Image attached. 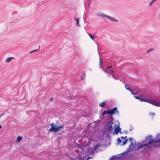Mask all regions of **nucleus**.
<instances>
[{"instance_id":"f257e3e1","label":"nucleus","mask_w":160,"mask_h":160,"mask_svg":"<svg viewBox=\"0 0 160 160\" xmlns=\"http://www.w3.org/2000/svg\"><path fill=\"white\" fill-rule=\"evenodd\" d=\"M158 143V146L160 147V133L157 134L155 137V138H153L152 135H149L146 137L145 140L141 142H138L137 148H135V150L142 149L139 151L138 154H141L142 156L146 155L149 157L150 155V151H152V147H155L156 144ZM158 147V145L157 146Z\"/></svg>"},{"instance_id":"f03ea898","label":"nucleus","mask_w":160,"mask_h":160,"mask_svg":"<svg viewBox=\"0 0 160 160\" xmlns=\"http://www.w3.org/2000/svg\"><path fill=\"white\" fill-rule=\"evenodd\" d=\"M108 110L110 112V118H109L108 121L106 122V128L108 129V132L107 133V135L108 137H110V132L112 131L113 130V127L112 125L113 124V121L114 118L113 117V114H118V110L117 107L113 108L112 109H108Z\"/></svg>"},{"instance_id":"7ed1b4c3","label":"nucleus","mask_w":160,"mask_h":160,"mask_svg":"<svg viewBox=\"0 0 160 160\" xmlns=\"http://www.w3.org/2000/svg\"><path fill=\"white\" fill-rule=\"evenodd\" d=\"M134 97L136 99L139 100L141 102H148L154 106L160 107V101L158 102L155 100L152 99L150 97L146 96L142 94H140L139 95Z\"/></svg>"},{"instance_id":"20e7f679","label":"nucleus","mask_w":160,"mask_h":160,"mask_svg":"<svg viewBox=\"0 0 160 160\" xmlns=\"http://www.w3.org/2000/svg\"><path fill=\"white\" fill-rule=\"evenodd\" d=\"M63 128L64 126L63 125H56L50 132H53L54 133H56L61 129H63Z\"/></svg>"},{"instance_id":"39448f33","label":"nucleus","mask_w":160,"mask_h":160,"mask_svg":"<svg viewBox=\"0 0 160 160\" xmlns=\"http://www.w3.org/2000/svg\"><path fill=\"white\" fill-rule=\"evenodd\" d=\"M136 143V142L135 141V144H134L133 142H131L129 146V148L127 149V150L128 151H133L134 150L135 148L136 145L135 144Z\"/></svg>"},{"instance_id":"423d86ee","label":"nucleus","mask_w":160,"mask_h":160,"mask_svg":"<svg viewBox=\"0 0 160 160\" xmlns=\"http://www.w3.org/2000/svg\"><path fill=\"white\" fill-rule=\"evenodd\" d=\"M130 152L131 151H128V150H127L126 151L121 153L122 159H123L127 157L128 158V154L129 152Z\"/></svg>"},{"instance_id":"0eeeda50","label":"nucleus","mask_w":160,"mask_h":160,"mask_svg":"<svg viewBox=\"0 0 160 160\" xmlns=\"http://www.w3.org/2000/svg\"><path fill=\"white\" fill-rule=\"evenodd\" d=\"M111 158L112 160H121L122 159L121 155L117 156V155H114L112 156Z\"/></svg>"},{"instance_id":"6e6552de","label":"nucleus","mask_w":160,"mask_h":160,"mask_svg":"<svg viewBox=\"0 0 160 160\" xmlns=\"http://www.w3.org/2000/svg\"><path fill=\"white\" fill-rule=\"evenodd\" d=\"M136 158L133 155V153H130L129 154H128V160H136L134 158Z\"/></svg>"},{"instance_id":"1a4fd4ad","label":"nucleus","mask_w":160,"mask_h":160,"mask_svg":"<svg viewBox=\"0 0 160 160\" xmlns=\"http://www.w3.org/2000/svg\"><path fill=\"white\" fill-rule=\"evenodd\" d=\"M108 109L107 110H104L102 113V117L104 118L105 117L104 115L107 114H108L109 116V118H110V113H109V111L108 110Z\"/></svg>"},{"instance_id":"9d476101","label":"nucleus","mask_w":160,"mask_h":160,"mask_svg":"<svg viewBox=\"0 0 160 160\" xmlns=\"http://www.w3.org/2000/svg\"><path fill=\"white\" fill-rule=\"evenodd\" d=\"M87 152L88 154H92L94 153V151L93 150V149H92V148H91L88 147L87 148Z\"/></svg>"},{"instance_id":"9b49d317","label":"nucleus","mask_w":160,"mask_h":160,"mask_svg":"<svg viewBox=\"0 0 160 160\" xmlns=\"http://www.w3.org/2000/svg\"><path fill=\"white\" fill-rule=\"evenodd\" d=\"M97 15L98 16H101L107 18L108 15L105 14L103 13H98L97 14Z\"/></svg>"},{"instance_id":"f8f14e48","label":"nucleus","mask_w":160,"mask_h":160,"mask_svg":"<svg viewBox=\"0 0 160 160\" xmlns=\"http://www.w3.org/2000/svg\"><path fill=\"white\" fill-rule=\"evenodd\" d=\"M107 102L106 101H103L102 102H100L99 104V106L101 108H103L107 104Z\"/></svg>"},{"instance_id":"ddd939ff","label":"nucleus","mask_w":160,"mask_h":160,"mask_svg":"<svg viewBox=\"0 0 160 160\" xmlns=\"http://www.w3.org/2000/svg\"><path fill=\"white\" fill-rule=\"evenodd\" d=\"M107 17V18L109 19L110 20H111V21H113L115 22H118V21L116 19H115L114 18H113L109 16L108 15V16Z\"/></svg>"},{"instance_id":"4468645a","label":"nucleus","mask_w":160,"mask_h":160,"mask_svg":"<svg viewBox=\"0 0 160 160\" xmlns=\"http://www.w3.org/2000/svg\"><path fill=\"white\" fill-rule=\"evenodd\" d=\"M78 159L79 160H84L86 158V157L82 156L81 154H79L78 155Z\"/></svg>"},{"instance_id":"2eb2a0df","label":"nucleus","mask_w":160,"mask_h":160,"mask_svg":"<svg viewBox=\"0 0 160 160\" xmlns=\"http://www.w3.org/2000/svg\"><path fill=\"white\" fill-rule=\"evenodd\" d=\"M117 129V130L115 131V132H112V134L113 135H115V134H118L119 131H121L122 129L121 128H118Z\"/></svg>"},{"instance_id":"dca6fc26","label":"nucleus","mask_w":160,"mask_h":160,"mask_svg":"<svg viewBox=\"0 0 160 160\" xmlns=\"http://www.w3.org/2000/svg\"><path fill=\"white\" fill-rule=\"evenodd\" d=\"M50 125L51 126V127L49 129V132H50L55 126L56 125H55L54 123H52L50 124Z\"/></svg>"},{"instance_id":"f3484780","label":"nucleus","mask_w":160,"mask_h":160,"mask_svg":"<svg viewBox=\"0 0 160 160\" xmlns=\"http://www.w3.org/2000/svg\"><path fill=\"white\" fill-rule=\"evenodd\" d=\"M128 139H124V141L122 142V144H121V146H124L126 145L127 143Z\"/></svg>"},{"instance_id":"a211bd4d","label":"nucleus","mask_w":160,"mask_h":160,"mask_svg":"<svg viewBox=\"0 0 160 160\" xmlns=\"http://www.w3.org/2000/svg\"><path fill=\"white\" fill-rule=\"evenodd\" d=\"M23 137L22 136H18L17 138L16 141L17 142H20L22 139Z\"/></svg>"},{"instance_id":"6ab92c4d","label":"nucleus","mask_w":160,"mask_h":160,"mask_svg":"<svg viewBox=\"0 0 160 160\" xmlns=\"http://www.w3.org/2000/svg\"><path fill=\"white\" fill-rule=\"evenodd\" d=\"M85 71H83L82 72V74L81 77V80L84 79L85 78Z\"/></svg>"},{"instance_id":"aec40b11","label":"nucleus","mask_w":160,"mask_h":160,"mask_svg":"<svg viewBox=\"0 0 160 160\" xmlns=\"http://www.w3.org/2000/svg\"><path fill=\"white\" fill-rule=\"evenodd\" d=\"M100 146V145L99 144H96L95 146L93 147L92 149L94 151H95L97 148Z\"/></svg>"},{"instance_id":"412c9836","label":"nucleus","mask_w":160,"mask_h":160,"mask_svg":"<svg viewBox=\"0 0 160 160\" xmlns=\"http://www.w3.org/2000/svg\"><path fill=\"white\" fill-rule=\"evenodd\" d=\"M14 59L13 57H9L6 60V62H10L12 59Z\"/></svg>"},{"instance_id":"4be33fe9","label":"nucleus","mask_w":160,"mask_h":160,"mask_svg":"<svg viewBox=\"0 0 160 160\" xmlns=\"http://www.w3.org/2000/svg\"><path fill=\"white\" fill-rule=\"evenodd\" d=\"M89 37H90V38L92 40H93L94 39V38L95 37H97V36L93 35L91 34L88 33Z\"/></svg>"},{"instance_id":"5701e85b","label":"nucleus","mask_w":160,"mask_h":160,"mask_svg":"<svg viewBox=\"0 0 160 160\" xmlns=\"http://www.w3.org/2000/svg\"><path fill=\"white\" fill-rule=\"evenodd\" d=\"M122 141V140H121L119 138H118L117 139V144L118 145H119L120 143H121Z\"/></svg>"},{"instance_id":"b1692460","label":"nucleus","mask_w":160,"mask_h":160,"mask_svg":"<svg viewBox=\"0 0 160 160\" xmlns=\"http://www.w3.org/2000/svg\"><path fill=\"white\" fill-rule=\"evenodd\" d=\"M102 62L101 58H100V62H99V67L102 69H103L104 68H103L102 65Z\"/></svg>"},{"instance_id":"393cba45","label":"nucleus","mask_w":160,"mask_h":160,"mask_svg":"<svg viewBox=\"0 0 160 160\" xmlns=\"http://www.w3.org/2000/svg\"><path fill=\"white\" fill-rule=\"evenodd\" d=\"M120 126L119 125H117L116 124H115L114 127V130H116L118 128H120Z\"/></svg>"},{"instance_id":"a878e982","label":"nucleus","mask_w":160,"mask_h":160,"mask_svg":"<svg viewBox=\"0 0 160 160\" xmlns=\"http://www.w3.org/2000/svg\"><path fill=\"white\" fill-rule=\"evenodd\" d=\"M125 87V88L128 91H131L132 90V89L129 87H128L127 84H126Z\"/></svg>"},{"instance_id":"bb28decb","label":"nucleus","mask_w":160,"mask_h":160,"mask_svg":"<svg viewBox=\"0 0 160 160\" xmlns=\"http://www.w3.org/2000/svg\"><path fill=\"white\" fill-rule=\"evenodd\" d=\"M74 19L76 21L77 25L78 26H79V19L78 18H76L75 17H74Z\"/></svg>"},{"instance_id":"cd10ccee","label":"nucleus","mask_w":160,"mask_h":160,"mask_svg":"<svg viewBox=\"0 0 160 160\" xmlns=\"http://www.w3.org/2000/svg\"><path fill=\"white\" fill-rule=\"evenodd\" d=\"M88 145V144L85 145V144H83L82 143H81L80 144L81 148H83L84 147L87 146Z\"/></svg>"},{"instance_id":"c85d7f7f","label":"nucleus","mask_w":160,"mask_h":160,"mask_svg":"<svg viewBox=\"0 0 160 160\" xmlns=\"http://www.w3.org/2000/svg\"><path fill=\"white\" fill-rule=\"evenodd\" d=\"M129 91L131 92L132 94L133 95H136L138 94V92H137L136 93L134 92V91L132 89L131 91Z\"/></svg>"},{"instance_id":"c756f323","label":"nucleus","mask_w":160,"mask_h":160,"mask_svg":"<svg viewBox=\"0 0 160 160\" xmlns=\"http://www.w3.org/2000/svg\"><path fill=\"white\" fill-rule=\"evenodd\" d=\"M112 77H113V78H114V79H116V80H118L119 78V77L118 76H115L114 74H112Z\"/></svg>"},{"instance_id":"7c9ffc66","label":"nucleus","mask_w":160,"mask_h":160,"mask_svg":"<svg viewBox=\"0 0 160 160\" xmlns=\"http://www.w3.org/2000/svg\"><path fill=\"white\" fill-rule=\"evenodd\" d=\"M40 48V46H39V47L38 48V49H35V50H34L32 51H30V52H29V53H32V52H36Z\"/></svg>"},{"instance_id":"2f4dec72","label":"nucleus","mask_w":160,"mask_h":160,"mask_svg":"<svg viewBox=\"0 0 160 160\" xmlns=\"http://www.w3.org/2000/svg\"><path fill=\"white\" fill-rule=\"evenodd\" d=\"M102 70L104 71L105 73H107L108 75V76L109 75V73L107 70L104 68Z\"/></svg>"},{"instance_id":"473e14b6","label":"nucleus","mask_w":160,"mask_h":160,"mask_svg":"<svg viewBox=\"0 0 160 160\" xmlns=\"http://www.w3.org/2000/svg\"><path fill=\"white\" fill-rule=\"evenodd\" d=\"M110 72L109 74H110L111 75H112V74H113V73H114V71L112 70H109Z\"/></svg>"},{"instance_id":"72a5a7b5","label":"nucleus","mask_w":160,"mask_h":160,"mask_svg":"<svg viewBox=\"0 0 160 160\" xmlns=\"http://www.w3.org/2000/svg\"><path fill=\"white\" fill-rule=\"evenodd\" d=\"M76 146H77L79 148L81 149V146H80V144H79L78 143H76Z\"/></svg>"},{"instance_id":"f704fd0d","label":"nucleus","mask_w":160,"mask_h":160,"mask_svg":"<svg viewBox=\"0 0 160 160\" xmlns=\"http://www.w3.org/2000/svg\"><path fill=\"white\" fill-rule=\"evenodd\" d=\"M127 139H128V140H129V142H133V138L132 137H131L129 138H127Z\"/></svg>"},{"instance_id":"c9c22d12","label":"nucleus","mask_w":160,"mask_h":160,"mask_svg":"<svg viewBox=\"0 0 160 160\" xmlns=\"http://www.w3.org/2000/svg\"><path fill=\"white\" fill-rule=\"evenodd\" d=\"M112 65H111L110 66H108L107 68H106V69H108L109 70H110V69L112 68Z\"/></svg>"},{"instance_id":"e433bc0d","label":"nucleus","mask_w":160,"mask_h":160,"mask_svg":"<svg viewBox=\"0 0 160 160\" xmlns=\"http://www.w3.org/2000/svg\"><path fill=\"white\" fill-rule=\"evenodd\" d=\"M92 158V157H88L87 158H86V160H89L90 158Z\"/></svg>"},{"instance_id":"4c0bfd02","label":"nucleus","mask_w":160,"mask_h":160,"mask_svg":"<svg viewBox=\"0 0 160 160\" xmlns=\"http://www.w3.org/2000/svg\"><path fill=\"white\" fill-rule=\"evenodd\" d=\"M153 3V2H152L151 1L149 4V6H151L152 5V4Z\"/></svg>"},{"instance_id":"58836bf2","label":"nucleus","mask_w":160,"mask_h":160,"mask_svg":"<svg viewBox=\"0 0 160 160\" xmlns=\"http://www.w3.org/2000/svg\"><path fill=\"white\" fill-rule=\"evenodd\" d=\"M4 114V113H2L0 115V118Z\"/></svg>"},{"instance_id":"ea45409f","label":"nucleus","mask_w":160,"mask_h":160,"mask_svg":"<svg viewBox=\"0 0 160 160\" xmlns=\"http://www.w3.org/2000/svg\"><path fill=\"white\" fill-rule=\"evenodd\" d=\"M151 115H152L153 116H154L155 115V113L154 112H152L151 113Z\"/></svg>"},{"instance_id":"a19ab883","label":"nucleus","mask_w":160,"mask_h":160,"mask_svg":"<svg viewBox=\"0 0 160 160\" xmlns=\"http://www.w3.org/2000/svg\"><path fill=\"white\" fill-rule=\"evenodd\" d=\"M75 140H76V139H74V141L73 142V143L74 144H75V145H76V143H75ZM75 146H76V145H75Z\"/></svg>"},{"instance_id":"79ce46f5","label":"nucleus","mask_w":160,"mask_h":160,"mask_svg":"<svg viewBox=\"0 0 160 160\" xmlns=\"http://www.w3.org/2000/svg\"><path fill=\"white\" fill-rule=\"evenodd\" d=\"M52 100H53V98H51L50 99V101L51 102H52Z\"/></svg>"},{"instance_id":"37998d69","label":"nucleus","mask_w":160,"mask_h":160,"mask_svg":"<svg viewBox=\"0 0 160 160\" xmlns=\"http://www.w3.org/2000/svg\"><path fill=\"white\" fill-rule=\"evenodd\" d=\"M120 138L122 139H124V138L123 136H121Z\"/></svg>"},{"instance_id":"c03bdc74","label":"nucleus","mask_w":160,"mask_h":160,"mask_svg":"<svg viewBox=\"0 0 160 160\" xmlns=\"http://www.w3.org/2000/svg\"><path fill=\"white\" fill-rule=\"evenodd\" d=\"M57 132V134H58V135H60L61 134V132Z\"/></svg>"},{"instance_id":"a18cd8bd","label":"nucleus","mask_w":160,"mask_h":160,"mask_svg":"<svg viewBox=\"0 0 160 160\" xmlns=\"http://www.w3.org/2000/svg\"><path fill=\"white\" fill-rule=\"evenodd\" d=\"M124 132H125V133L127 134V133H128V131H124Z\"/></svg>"},{"instance_id":"49530a36","label":"nucleus","mask_w":160,"mask_h":160,"mask_svg":"<svg viewBox=\"0 0 160 160\" xmlns=\"http://www.w3.org/2000/svg\"><path fill=\"white\" fill-rule=\"evenodd\" d=\"M69 99H70V100H71V99H72V97H69Z\"/></svg>"},{"instance_id":"de8ad7c7","label":"nucleus","mask_w":160,"mask_h":160,"mask_svg":"<svg viewBox=\"0 0 160 160\" xmlns=\"http://www.w3.org/2000/svg\"><path fill=\"white\" fill-rule=\"evenodd\" d=\"M149 50H150V51H151L152 50H153V49L152 48H151Z\"/></svg>"},{"instance_id":"09e8293b","label":"nucleus","mask_w":160,"mask_h":160,"mask_svg":"<svg viewBox=\"0 0 160 160\" xmlns=\"http://www.w3.org/2000/svg\"><path fill=\"white\" fill-rule=\"evenodd\" d=\"M2 128V126L1 125H0V129Z\"/></svg>"},{"instance_id":"8fccbe9b","label":"nucleus","mask_w":160,"mask_h":160,"mask_svg":"<svg viewBox=\"0 0 160 160\" xmlns=\"http://www.w3.org/2000/svg\"><path fill=\"white\" fill-rule=\"evenodd\" d=\"M127 136H125V137H124V139H126V138H127Z\"/></svg>"},{"instance_id":"3c124183","label":"nucleus","mask_w":160,"mask_h":160,"mask_svg":"<svg viewBox=\"0 0 160 160\" xmlns=\"http://www.w3.org/2000/svg\"><path fill=\"white\" fill-rule=\"evenodd\" d=\"M119 132L120 133H122L121 131H119Z\"/></svg>"},{"instance_id":"603ef678","label":"nucleus","mask_w":160,"mask_h":160,"mask_svg":"<svg viewBox=\"0 0 160 160\" xmlns=\"http://www.w3.org/2000/svg\"><path fill=\"white\" fill-rule=\"evenodd\" d=\"M108 160H112V159L111 158V157H110V158Z\"/></svg>"},{"instance_id":"864d4df0","label":"nucleus","mask_w":160,"mask_h":160,"mask_svg":"<svg viewBox=\"0 0 160 160\" xmlns=\"http://www.w3.org/2000/svg\"><path fill=\"white\" fill-rule=\"evenodd\" d=\"M132 130V128H130V129H129V130H130V131H131Z\"/></svg>"},{"instance_id":"5fc2aeb1","label":"nucleus","mask_w":160,"mask_h":160,"mask_svg":"<svg viewBox=\"0 0 160 160\" xmlns=\"http://www.w3.org/2000/svg\"><path fill=\"white\" fill-rule=\"evenodd\" d=\"M90 2H89L88 3V5L89 6L90 5Z\"/></svg>"},{"instance_id":"6e6d98bb","label":"nucleus","mask_w":160,"mask_h":160,"mask_svg":"<svg viewBox=\"0 0 160 160\" xmlns=\"http://www.w3.org/2000/svg\"><path fill=\"white\" fill-rule=\"evenodd\" d=\"M150 51V50H148V51H147V52L148 53V52H149Z\"/></svg>"},{"instance_id":"4d7b16f0","label":"nucleus","mask_w":160,"mask_h":160,"mask_svg":"<svg viewBox=\"0 0 160 160\" xmlns=\"http://www.w3.org/2000/svg\"><path fill=\"white\" fill-rule=\"evenodd\" d=\"M152 2H153V3L154 2H154V1L153 0H152Z\"/></svg>"},{"instance_id":"13d9d810","label":"nucleus","mask_w":160,"mask_h":160,"mask_svg":"<svg viewBox=\"0 0 160 160\" xmlns=\"http://www.w3.org/2000/svg\"><path fill=\"white\" fill-rule=\"evenodd\" d=\"M120 122H119V123H118V125H120Z\"/></svg>"},{"instance_id":"bf43d9fd","label":"nucleus","mask_w":160,"mask_h":160,"mask_svg":"<svg viewBox=\"0 0 160 160\" xmlns=\"http://www.w3.org/2000/svg\"><path fill=\"white\" fill-rule=\"evenodd\" d=\"M73 160H76V159H73Z\"/></svg>"},{"instance_id":"052dcab7","label":"nucleus","mask_w":160,"mask_h":160,"mask_svg":"<svg viewBox=\"0 0 160 160\" xmlns=\"http://www.w3.org/2000/svg\"><path fill=\"white\" fill-rule=\"evenodd\" d=\"M69 94L70 95H71V94H70V92H69Z\"/></svg>"},{"instance_id":"680f3d73","label":"nucleus","mask_w":160,"mask_h":160,"mask_svg":"<svg viewBox=\"0 0 160 160\" xmlns=\"http://www.w3.org/2000/svg\"><path fill=\"white\" fill-rule=\"evenodd\" d=\"M153 0L154 1V2H155V1H157V0Z\"/></svg>"},{"instance_id":"e2e57ef3","label":"nucleus","mask_w":160,"mask_h":160,"mask_svg":"<svg viewBox=\"0 0 160 160\" xmlns=\"http://www.w3.org/2000/svg\"><path fill=\"white\" fill-rule=\"evenodd\" d=\"M118 120H117V122H118Z\"/></svg>"},{"instance_id":"0e129e2a","label":"nucleus","mask_w":160,"mask_h":160,"mask_svg":"<svg viewBox=\"0 0 160 160\" xmlns=\"http://www.w3.org/2000/svg\"><path fill=\"white\" fill-rule=\"evenodd\" d=\"M108 119H107L106 120H107V121H108Z\"/></svg>"}]
</instances>
